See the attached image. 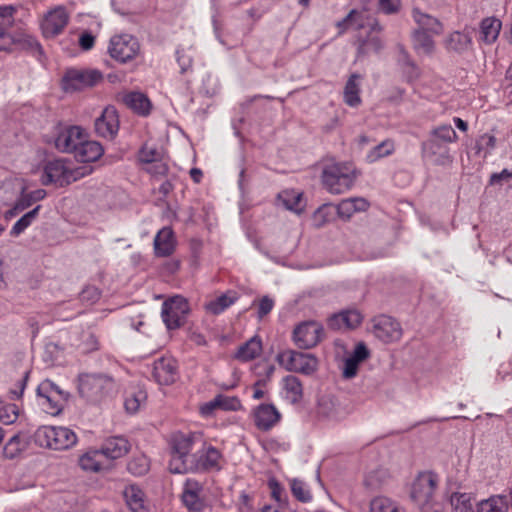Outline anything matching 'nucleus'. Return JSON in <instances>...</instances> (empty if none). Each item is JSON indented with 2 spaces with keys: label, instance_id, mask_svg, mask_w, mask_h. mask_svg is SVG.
Here are the masks:
<instances>
[{
  "label": "nucleus",
  "instance_id": "obj_31",
  "mask_svg": "<svg viewBox=\"0 0 512 512\" xmlns=\"http://www.w3.org/2000/svg\"><path fill=\"white\" fill-rule=\"evenodd\" d=\"M362 321V315L357 310H347L333 315L329 319V325L335 329L357 327Z\"/></svg>",
  "mask_w": 512,
  "mask_h": 512
},
{
  "label": "nucleus",
  "instance_id": "obj_40",
  "mask_svg": "<svg viewBox=\"0 0 512 512\" xmlns=\"http://www.w3.org/2000/svg\"><path fill=\"white\" fill-rule=\"evenodd\" d=\"M395 151V144L392 140L386 139L370 149L366 154L365 160L368 163H375L382 158L388 157Z\"/></svg>",
  "mask_w": 512,
  "mask_h": 512
},
{
  "label": "nucleus",
  "instance_id": "obj_62",
  "mask_svg": "<svg viewBox=\"0 0 512 512\" xmlns=\"http://www.w3.org/2000/svg\"><path fill=\"white\" fill-rule=\"evenodd\" d=\"M400 5V0H379V9L385 14L398 12Z\"/></svg>",
  "mask_w": 512,
  "mask_h": 512
},
{
  "label": "nucleus",
  "instance_id": "obj_37",
  "mask_svg": "<svg viewBox=\"0 0 512 512\" xmlns=\"http://www.w3.org/2000/svg\"><path fill=\"white\" fill-rule=\"evenodd\" d=\"M147 399V393L141 387H134L126 392L124 406L128 413H136Z\"/></svg>",
  "mask_w": 512,
  "mask_h": 512
},
{
  "label": "nucleus",
  "instance_id": "obj_5",
  "mask_svg": "<svg viewBox=\"0 0 512 512\" xmlns=\"http://www.w3.org/2000/svg\"><path fill=\"white\" fill-rule=\"evenodd\" d=\"M34 441L43 448L67 450L77 443V435L67 427L45 425L35 431Z\"/></svg>",
  "mask_w": 512,
  "mask_h": 512
},
{
  "label": "nucleus",
  "instance_id": "obj_17",
  "mask_svg": "<svg viewBox=\"0 0 512 512\" xmlns=\"http://www.w3.org/2000/svg\"><path fill=\"white\" fill-rule=\"evenodd\" d=\"M220 457L221 454L215 447H204L193 453V458L187 467V473L219 469Z\"/></svg>",
  "mask_w": 512,
  "mask_h": 512
},
{
  "label": "nucleus",
  "instance_id": "obj_29",
  "mask_svg": "<svg viewBox=\"0 0 512 512\" xmlns=\"http://www.w3.org/2000/svg\"><path fill=\"white\" fill-rule=\"evenodd\" d=\"M472 45V38L468 33L454 31L444 40V47L448 52L463 54L468 51Z\"/></svg>",
  "mask_w": 512,
  "mask_h": 512
},
{
  "label": "nucleus",
  "instance_id": "obj_30",
  "mask_svg": "<svg viewBox=\"0 0 512 512\" xmlns=\"http://www.w3.org/2000/svg\"><path fill=\"white\" fill-rule=\"evenodd\" d=\"M412 17L419 26L418 30H424L433 35H439L443 32V25L437 18L420 11L418 8L412 10Z\"/></svg>",
  "mask_w": 512,
  "mask_h": 512
},
{
  "label": "nucleus",
  "instance_id": "obj_8",
  "mask_svg": "<svg viewBox=\"0 0 512 512\" xmlns=\"http://www.w3.org/2000/svg\"><path fill=\"white\" fill-rule=\"evenodd\" d=\"M352 412L350 404L331 395L319 398L317 405V417L328 423H338L347 418Z\"/></svg>",
  "mask_w": 512,
  "mask_h": 512
},
{
  "label": "nucleus",
  "instance_id": "obj_21",
  "mask_svg": "<svg viewBox=\"0 0 512 512\" xmlns=\"http://www.w3.org/2000/svg\"><path fill=\"white\" fill-rule=\"evenodd\" d=\"M67 166L68 163L64 159L48 161L43 168L41 183L43 185L55 184L60 187L66 186Z\"/></svg>",
  "mask_w": 512,
  "mask_h": 512
},
{
  "label": "nucleus",
  "instance_id": "obj_4",
  "mask_svg": "<svg viewBox=\"0 0 512 512\" xmlns=\"http://www.w3.org/2000/svg\"><path fill=\"white\" fill-rule=\"evenodd\" d=\"M201 437L195 433L176 432L171 436V459L169 461V470L171 473H187L189 462L193 458L190 452Z\"/></svg>",
  "mask_w": 512,
  "mask_h": 512
},
{
  "label": "nucleus",
  "instance_id": "obj_34",
  "mask_svg": "<svg viewBox=\"0 0 512 512\" xmlns=\"http://www.w3.org/2000/svg\"><path fill=\"white\" fill-rule=\"evenodd\" d=\"M99 449L89 450L79 457L78 463L81 469L88 472H99L105 468Z\"/></svg>",
  "mask_w": 512,
  "mask_h": 512
},
{
  "label": "nucleus",
  "instance_id": "obj_32",
  "mask_svg": "<svg viewBox=\"0 0 512 512\" xmlns=\"http://www.w3.org/2000/svg\"><path fill=\"white\" fill-rule=\"evenodd\" d=\"M362 77L357 73H353L348 78L345 87L343 98L344 102L350 107H356L361 103L360 98V81Z\"/></svg>",
  "mask_w": 512,
  "mask_h": 512
},
{
  "label": "nucleus",
  "instance_id": "obj_39",
  "mask_svg": "<svg viewBox=\"0 0 512 512\" xmlns=\"http://www.w3.org/2000/svg\"><path fill=\"white\" fill-rule=\"evenodd\" d=\"M237 294L233 291H228L220 295L219 297L208 302L205 307L207 311L214 315H218L226 310L228 307L233 305L237 300Z\"/></svg>",
  "mask_w": 512,
  "mask_h": 512
},
{
  "label": "nucleus",
  "instance_id": "obj_18",
  "mask_svg": "<svg viewBox=\"0 0 512 512\" xmlns=\"http://www.w3.org/2000/svg\"><path fill=\"white\" fill-rule=\"evenodd\" d=\"M202 494V483L193 478L186 479L181 494L183 505L190 512H202L205 508V499Z\"/></svg>",
  "mask_w": 512,
  "mask_h": 512
},
{
  "label": "nucleus",
  "instance_id": "obj_41",
  "mask_svg": "<svg viewBox=\"0 0 512 512\" xmlns=\"http://www.w3.org/2000/svg\"><path fill=\"white\" fill-rule=\"evenodd\" d=\"M413 45L416 51L426 55H431L435 50V43L431 35L424 30L416 29L413 32Z\"/></svg>",
  "mask_w": 512,
  "mask_h": 512
},
{
  "label": "nucleus",
  "instance_id": "obj_53",
  "mask_svg": "<svg viewBox=\"0 0 512 512\" xmlns=\"http://www.w3.org/2000/svg\"><path fill=\"white\" fill-rule=\"evenodd\" d=\"M18 408L15 404H3L0 401V421L9 425L14 423L18 418Z\"/></svg>",
  "mask_w": 512,
  "mask_h": 512
},
{
  "label": "nucleus",
  "instance_id": "obj_51",
  "mask_svg": "<svg viewBox=\"0 0 512 512\" xmlns=\"http://www.w3.org/2000/svg\"><path fill=\"white\" fill-rule=\"evenodd\" d=\"M215 403L218 404L219 409L224 411H237L242 407L241 401L236 396L219 394L215 397Z\"/></svg>",
  "mask_w": 512,
  "mask_h": 512
},
{
  "label": "nucleus",
  "instance_id": "obj_24",
  "mask_svg": "<svg viewBox=\"0 0 512 512\" xmlns=\"http://www.w3.org/2000/svg\"><path fill=\"white\" fill-rule=\"evenodd\" d=\"M280 420V413L271 404H261L254 412V421L258 429L268 431Z\"/></svg>",
  "mask_w": 512,
  "mask_h": 512
},
{
  "label": "nucleus",
  "instance_id": "obj_63",
  "mask_svg": "<svg viewBox=\"0 0 512 512\" xmlns=\"http://www.w3.org/2000/svg\"><path fill=\"white\" fill-rule=\"evenodd\" d=\"M177 61L180 66V72L183 74L192 68V57L184 51H177Z\"/></svg>",
  "mask_w": 512,
  "mask_h": 512
},
{
  "label": "nucleus",
  "instance_id": "obj_13",
  "mask_svg": "<svg viewBox=\"0 0 512 512\" xmlns=\"http://www.w3.org/2000/svg\"><path fill=\"white\" fill-rule=\"evenodd\" d=\"M70 15L67 9L58 5L48 10L40 20V28L45 38H54L61 34L68 25Z\"/></svg>",
  "mask_w": 512,
  "mask_h": 512
},
{
  "label": "nucleus",
  "instance_id": "obj_26",
  "mask_svg": "<svg viewBox=\"0 0 512 512\" xmlns=\"http://www.w3.org/2000/svg\"><path fill=\"white\" fill-rule=\"evenodd\" d=\"M176 246L174 233L170 227H163L154 238V252L158 257L170 256Z\"/></svg>",
  "mask_w": 512,
  "mask_h": 512
},
{
  "label": "nucleus",
  "instance_id": "obj_61",
  "mask_svg": "<svg viewBox=\"0 0 512 512\" xmlns=\"http://www.w3.org/2000/svg\"><path fill=\"white\" fill-rule=\"evenodd\" d=\"M146 171L155 177L164 176L168 171V166L162 161V158H160L159 160L148 164Z\"/></svg>",
  "mask_w": 512,
  "mask_h": 512
},
{
  "label": "nucleus",
  "instance_id": "obj_38",
  "mask_svg": "<svg viewBox=\"0 0 512 512\" xmlns=\"http://www.w3.org/2000/svg\"><path fill=\"white\" fill-rule=\"evenodd\" d=\"M262 351V342L258 337H252L239 347L236 358L241 361H251L258 357Z\"/></svg>",
  "mask_w": 512,
  "mask_h": 512
},
{
  "label": "nucleus",
  "instance_id": "obj_19",
  "mask_svg": "<svg viewBox=\"0 0 512 512\" xmlns=\"http://www.w3.org/2000/svg\"><path fill=\"white\" fill-rule=\"evenodd\" d=\"M153 377L160 385L173 384L179 377L178 363L172 356H162L154 361Z\"/></svg>",
  "mask_w": 512,
  "mask_h": 512
},
{
  "label": "nucleus",
  "instance_id": "obj_52",
  "mask_svg": "<svg viewBox=\"0 0 512 512\" xmlns=\"http://www.w3.org/2000/svg\"><path fill=\"white\" fill-rule=\"evenodd\" d=\"M139 161L145 164H150L162 158V153L156 147L144 144L138 154Z\"/></svg>",
  "mask_w": 512,
  "mask_h": 512
},
{
  "label": "nucleus",
  "instance_id": "obj_46",
  "mask_svg": "<svg viewBox=\"0 0 512 512\" xmlns=\"http://www.w3.org/2000/svg\"><path fill=\"white\" fill-rule=\"evenodd\" d=\"M370 512H403L400 507L387 497H376L371 501Z\"/></svg>",
  "mask_w": 512,
  "mask_h": 512
},
{
  "label": "nucleus",
  "instance_id": "obj_64",
  "mask_svg": "<svg viewBox=\"0 0 512 512\" xmlns=\"http://www.w3.org/2000/svg\"><path fill=\"white\" fill-rule=\"evenodd\" d=\"M495 143H496V139L494 136L485 134V135L481 136V138L477 142V145H476L477 151L480 152L482 149L486 148L487 149L486 153H487L495 147Z\"/></svg>",
  "mask_w": 512,
  "mask_h": 512
},
{
  "label": "nucleus",
  "instance_id": "obj_3",
  "mask_svg": "<svg viewBox=\"0 0 512 512\" xmlns=\"http://www.w3.org/2000/svg\"><path fill=\"white\" fill-rule=\"evenodd\" d=\"M77 388L81 397L97 403L110 396L117 383L108 373L82 372L77 377Z\"/></svg>",
  "mask_w": 512,
  "mask_h": 512
},
{
  "label": "nucleus",
  "instance_id": "obj_22",
  "mask_svg": "<svg viewBox=\"0 0 512 512\" xmlns=\"http://www.w3.org/2000/svg\"><path fill=\"white\" fill-rule=\"evenodd\" d=\"M47 195V192L44 189H37L31 192H27L25 186L21 188V192L13 207L6 211L5 217L7 219L15 217L22 211L26 210L34 203L43 200Z\"/></svg>",
  "mask_w": 512,
  "mask_h": 512
},
{
  "label": "nucleus",
  "instance_id": "obj_43",
  "mask_svg": "<svg viewBox=\"0 0 512 512\" xmlns=\"http://www.w3.org/2000/svg\"><path fill=\"white\" fill-rule=\"evenodd\" d=\"M41 209V205H37L32 210L24 214L20 219H18L13 225L10 235L19 236L22 232L25 231L38 217L39 211Z\"/></svg>",
  "mask_w": 512,
  "mask_h": 512
},
{
  "label": "nucleus",
  "instance_id": "obj_14",
  "mask_svg": "<svg viewBox=\"0 0 512 512\" xmlns=\"http://www.w3.org/2000/svg\"><path fill=\"white\" fill-rule=\"evenodd\" d=\"M372 332L379 340L390 343L402 336L400 324L390 316L379 315L372 319Z\"/></svg>",
  "mask_w": 512,
  "mask_h": 512
},
{
  "label": "nucleus",
  "instance_id": "obj_55",
  "mask_svg": "<svg viewBox=\"0 0 512 512\" xmlns=\"http://www.w3.org/2000/svg\"><path fill=\"white\" fill-rule=\"evenodd\" d=\"M288 210L300 212L301 194L296 192H284L279 196Z\"/></svg>",
  "mask_w": 512,
  "mask_h": 512
},
{
  "label": "nucleus",
  "instance_id": "obj_9",
  "mask_svg": "<svg viewBox=\"0 0 512 512\" xmlns=\"http://www.w3.org/2000/svg\"><path fill=\"white\" fill-rule=\"evenodd\" d=\"M140 43L136 37L130 34H119L111 37L108 53L119 63H127L139 54Z\"/></svg>",
  "mask_w": 512,
  "mask_h": 512
},
{
  "label": "nucleus",
  "instance_id": "obj_44",
  "mask_svg": "<svg viewBox=\"0 0 512 512\" xmlns=\"http://www.w3.org/2000/svg\"><path fill=\"white\" fill-rule=\"evenodd\" d=\"M450 504L453 512H473L472 496L470 493H452Z\"/></svg>",
  "mask_w": 512,
  "mask_h": 512
},
{
  "label": "nucleus",
  "instance_id": "obj_57",
  "mask_svg": "<svg viewBox=\"0 0 512 512\" xmlns=\"http://www.w3.org/2000/svg\"><path fill=\"white\" fill-rule=\"evenodd\" d=\"M91 172V168H88V167H77V168H72L70 167L69 165L67 166V178H66V181H67V185L71 184L72 182H75L83 177H85L86 175L90 174Z\"/></svg>",
  "mask_w": 512,
  "mask_h": 512
},
{
  "label": "nucleus",
  "instance_id": "obj_58",
  "mask_svg": "<svg viewBox=\"0 0 512 512\" xmlns=\"http://www.w3.org/2000/svg\"><path fill=\"white\" fill-rule=\"evenodd\" d=\"M330 209V206L327 204L322 205L319 207L313 214V223L316 227H322L325 223L329 220V213L328 210Z\"/></svg>",
  "mask_w": 512,
  "mask_h": 512
},
{
  "label": "nucleus",
  "instance_id": "obj_20",
  "mask_svg": "<svg viewBox=\"0 0 512 512\" xmlns=\"http://www.w3.org/2000/svg\"><path fill=\"white\" fill-rule=\"evenodd\" d=\"M84 130L79 126H68L61 129L55 140V148L63 153H75L77 147L85 137Z\"/></svg>",
  "mask_w": 512,
  "mask_h": 512
},
{
  "label": "nucleus",
  "instance_id": "obj_47",
  "mask_svg": "<svg viewBox=\"0 0 512 512\" xmlns=\"http://www.w3.org/2000/svg\"><path fill=\"white\" fill-rule=\"evenodd\" d=\"M78 349L81 353L87 354L99 349L98 337L91 331H84L80 336Z\"/></svg>",
  "mask_w": 512,
  "mask_h": 512
},
{
  "label": "nucleus",
  "instance_id": "obj_27",
  "mask_svg": "<svg viewBox=\"0 0 512 512\" xmlns=\"http://www.w3.org/2000/svg\"><path fill=\"white\" fill-rule=\"evenodd\" d=\"M104 153V149L99 142L89 141L86 136L77 147L74 157L79 162H94L97 161Z\"/></svg>",
  "mask_w": 512,
  "mask_h": 512
},
{
  "label": "nucleus",
  "instance_id": "obj_60",
  "mask_svg": "<svg viewBox=\"0 0 512 512\" xmlns=\"http://www.w3.org/2000/svg\"><path fill=\"white\" fill-rule=\"evenodd\" d=\"M273 307H274V300L272 298H270L269 296H263L259 300V304H258V311H257L258 318L262 319L263 317H265L267 314H269L272 311Z\"/></svg>",
  "mask_w": 512,
  "mask_h": 512
},
{
  "label": "nucleus",
  "instance_id": "obj_50",
  "mask_svg": "<svg viewBox=\"0 0 512 512\" xmlns=\"http://www.w3.org/2000/svg\"><path fill=\"white\" fill-rule=\"evenodd\" d=\"M290 487L293 496L301 502H309L312 499L309 489L306 484L298 479H292L290 481Z\"/></svg>",
  "mask_w": 512,
  "mask_h": 512
},
{
  "label": "nucleus",
  "instance_id": "obj_12",
  "mask_svg": "<svg viewBox=\"0 0 512 512\" xmlns=\"http://www.w3.org/2000/svg\"><path fill=\"white\" fill-rule=\"evenodd\" d=\"M323 336V326L311 320L298 324L293 330L292 339L298 348L311 349L322 340Z\"/></svg>",
  "mask_w": 512,
  "mask_h": 512
},
{
  "label": "nucleus",
  "instance_id": "obj_49",
  "mask_svg": "<svg viewBox=\"0 0 512 512\" xmlns=\"http://www.w3.org/2000/svg\"><path fill=\"white\" fill-rule=\"evenodd\" d=\"M503 499L504 496H497L481 501L478 507V512H506Z\"/></svg>",
  "mask_w": 512,
  "mask_h": 512
},
{
  "label": "nucleus",
  "instance_id": "obj_23",
  "mask_svg": "<svg viewBox=\"0 0 512 512\" xmlns=\"http://www.w3.org/2000/svg\"><path fill=\"white\" fill-rule=\"evenodd\" d=\"M129 441L122 436H114L107 438L99 449L104 459L116 460L124 457L130 450Z\"/></svg>",
  "mask_w": 512,
  "mask_h": 512
},
{
  "label": "nucleus",
  "instance_id": "obj_36",
  "mask_svg": "<svg viewBox=\"0 0 512 512\" xmlns=\"http://www.w3.org/2000/svg\"><path fill=\"white\" fill-rule=\"evenodd\" d=\"M502 23L500 20L488 17L481 21V39L487 43L492 44L496 41L501 30Z\"/></svg>",
  "mask_w": 512,
  "mask_h": 512
},
{
  "label": "nucleus",
  "instance_id": "obj_25",
  "mask_svg": "<svg viewBox=\"0 0 512 512\" xmlns=\"http://www.w3.org/2000/svg\"><path fill=\"white\" fill-rule=\"evenodd\" d=\"M369 357V350L362 342L355 346L353 353L344 361L342 375L346 379L354 378L357 375L358 367L361 362Z\"/></svg>",
  "mask_w": 512,
  "mask_h": 512
},
{
  "label": "nucleus",
  "instance_id": "obj_1",
  "mask_svg": "<svg viewBox=\"0 0 512 512\" xmlns=\"http://www.w3.org/2000/svg\"><path fill=\"white\" fill-rule=\"evenodd\" d=\"M458 135L451 125L445 124L431 130L429 138L421 145L424 157L432 159L436 165L452 162L448 144L457 141Z\"/></svg>",
  "mask_w": 512,
  "mask_h": 512
},
{
  "label": "nucleus",
  "instance_id": "obj_48",
  "mask_svg": "<svg viewBox=\"0 0 512 512\" xmlns=\"http://www.w3.org/2000/svg\"><path fill=\"white\" fill-rule=\"evenodd\" d=\"M127 469L135 476H142L149 470V460L145 455L135 456L128 462Z\"/></svg>",
  "mask_w": 512,
  "mask_h": 512
},
{
  "label": "nucleus",
  "instance_id": "obj_15",
  "mask_svg": "<svg viewBox=\"0 0 512 512\" xmlns=\"http://www.w3.org/2000/svg\"><path fill=\"white\" fill-rule=\"evenodd\" d=\"M102 78V73L98 70H70L63 79L64 89L81 90L97 84Z\"/></svg>",
  "mask_w": 512,
  "mask_h": 512
},
{
  "label": "nucleus",
  "instance_id": "obj_54",
  "mask_svg": "<svg viewBox=\"0 0 512 512\" xmlns=\"http://www.w3.org/2000/svg\"><path fill=\"white\" fill-rule=\"evenodd\" d=\"M24 445L19 435L12 436L4 446V454L12 459L16 457L23 449Z\"/></svg>",
  "mask_w": 512,
  "mask_h": 512
},
{
  "label": "nucleus",
  "instance_id": "obj_11",
  "mask_svg": "<svg viewBox=\"0 0 512 512\" xmlns=\"http://www.w3.org/2000/svg\"><path fill=\"white\" fill-rule=\"evenodd\" d=\"M188 312L187 300L177 295L163 302L161 316L166 327L172 330L183 325Z\"/></svg>",
  "mask_w": 512,
  "mask_h": 512
},
{
  "label": "nucleus",
  "instance_id": "obj_42",
  "mask_svg": "<svg viewBox=\"0 0 512 512\" xmlns=\"http://www.w3.org/2000/svg\"><path fill=\"white\" fill-rule=\"evenodd\" d=\"M16 11L13 5L0 6V39L8 36V30L14 25Z\"/></svg>",
  "mask_w": 512,
  "mask_h": 512
},
{
  "label": "nucleus",
  "instance_id": "obj_28",
  "mask_svg": "<svg viewBox=\"0 0 512 512\" xmlns=\"http://www.w3.org/2000/svg\"><path fill=\"white\" fill-rule=\"evenodd\" d=\"M369 208V202L363 197L343 199L337 206V214L344 220L350 219L357 212H364Z\"/></svg>",
  "mask_w": 512,
  "mask_h": 512
},
{
  "label": "nucleus",
  "instance_id": "obj_56",
  "mask_svg": "<svg viewBox=\"0 0 512 512\" xmlns=\"http://www.w3.org/2000/svg\"><path fill=\"white\" fill-rule=\"evenodd\" d=\"M404 61V73L408 81H414L420 76V69L417 65L409 58L406 52H403Z\"/></svg>",
  "mask_w": 512,
  "mask_h": 512
},
{
  "label": "nucleus",
  "instance_id": "obj_6",
  "mask_svg": "<svg viewBox=\"0 0 512 512\" xmlns=\"http://www.w3.org/2000/svg\"><path fill=\"white\" fill-rule=\"evenodd\" d=\"M276 361L285 370L304 375H311L318 368V359L313 354L291 349L279 352Z\"/></svg>",
  "mask_w": 512,
  "mask_h": 512
},
{
  "label": "nucleus",
  "instance_id": "obj_7",
  "mask_svg": "<svg viewBox=\"0 0 512 512\" xmlns=\"http://www.w3.org/2000/svg\"><path fill=\"white\" fill-rule=\"evenodd\" d=\"M37 397L39 405L46 413L57 415L62 411V405L67 400L68 393L46 379L38 385Z\"/></svg>",
  "mask_w": 512,
  "mask_h": 512
},
{
  "label": "nucleus",
  "instance_id": "obj_59",
  "mask_svg": "<svg viewBox=\"0 0 512 512\" xmlns=\"http://www.w3.org/2000/svg\"><path fill=\"white\" fill-rule=\"evenodd\" d=\"M269 488L271 490V496L273 497V499H275L276 502L279 503V506H285L286 501L283 498L285 491L283 487H281L276 480L272 479L269 481Z\"/></svg>",
  "mask_w": 512,
  "mask_h": 512
},
{
  "label": "nucleus",
  "instance_id": "obj_35",
  "mask_svg": "<svg viewBox=\"0 0 512 512\" xmlns=\"http://www.w3.org/2000/svg\"><path fill=\"white\" fill-rule=\"evenodd\" d=\"M124 104L134 112L146 116L150 112L149 99L140 92H130L123 97Z\"/></svg>",
  "mask_w": 512,
  "mask_h": 512
},
{
  "label": "nucleus",
  "instance_id": "obj_45",
  "mask_svg": "<svg viewBox=\"0 0 512 512\" xmlns=\"http://www.w3.org/2000/svg\"><path fill=\"white\" fill-rule=\"evenodd\" d=\"M283 382L287 397L294 403L298 402L303 395V387L300 379L296 376L289 375L283 379Z\"/></svg>",
  "mask_w": 512,
  "mask_h": 512
},
{
  "label": "nucleus",
  "instance_id": "obj_10",
  "mask_svg": "<svg viewBox=\"0 0 512 512\" xmlns=\"http://www.w3.org/2000/svg\"><path fill=\"white\" fill-rule=\"evenodd\" d=\"M439 478L433 472L420 473L412 483L410 496L419 506H429L434 497Z\"/></svg>",
  "mask_w": 512,
  "mask_h": 512
},
{
  "label": "nucleus",
  "instance_id": "obj_2",
  "mask_svg": "<svg viewBox=\"0 0 512 512\" xmlns=\"http://www.w3.org/2000/svg\"><path fill=\"white\" fill-rule=\"evenodd\" d=\"M359 173L349 162H333L324 166L321 174L324 188L331 194L339 195L349 191Z\"/></svg>",
  "mask_w": 512,
  "mask_h": 512
},
{
  "label": "nucleus",
  "instance_id": "obj_16",
  "mask_svg": "<svg viewBox=\"0 0 512 512\" xmlns=\"http://www.w3.org/2000/svg\"><path fill=\"white\" fill-rule=\"evenodd\" d=\"M95 132L99 137L113 140L119 131V116L113 106L103 109L101 115L95 119Z\"/></svg>",
  "mask_w": 512,
  "mask_h": 512
},
{
  "label": "nucleus",
  "instance_id": "obj_33",
  "mask_svg": "<svg viewBox=\"0 0 512 512\" xmlns=\"http://www.w3.org/2000/svg\"><path fill=\"white\" fill-rule=\"evenodd\" d=\"M123 496L132 512H147L144 493L137 485L131 484L126 486Z\"/></svg>",
  "mask_w": 512,
  "mask_h": 512
}]
</instances>
